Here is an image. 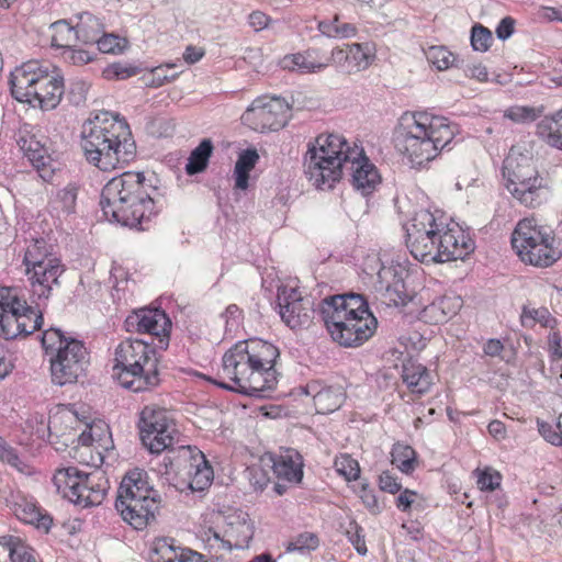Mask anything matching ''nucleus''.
I'll return each instance as SVG.
<instances>
[{"instance_id": "f257e3e1", "label": "nucleus", "mask_w": 562, "mask_h": 562, "mask_svg": "<svg viewBox=\"0 0 562 562\" xmlns=\"http://www.w3.org/2000/svg\"><path fill=\"white\" fill-rule=\"evenodd\" d=\"M280 356L279 349L262 339H248L236 342L222 358L218 376L234 383L207 380L217 386L249 395L257 398L270 396L278 384L276 361Z\"/></svg>"}, {"instance_id": "f03ea898", "label": "nucleus", "mask_w": 562, "mask_h": 562, "mask_svg": "<svg viewBox=\"0 0 562 562\" xmlns=\"http://www.w3.org/2000/svg\"><path fill=\"white\" fill-rule=\"evenodd\" d=\"M81 147L86 159L103 171L122 168L136 155L130 125L108 111L93 114L82 124Z\"/></svg>"}, {"instance_id": "7ed1b4c3", "label": "nucleus", "mask_w": 562, "mask_h": 562, "mask_svg": "<svg viewBox=\"0 0 562 562\" xmlns=\"http://www.w3.org/2000/svg\"><path fill=\"white\" fill-rule=\"evenodd\" d=\"M140 172H124L106 182L100 205L110 222L145 229L143 224L156 214L155 200L147 192Z\"/></svg>"}, {"instance_id": "20e7f679", "label": "nucleus", "mask_w": 562, "mask_h": 562, "mask_svg": "<svg viewBox=\"0 0 562 562\" xmlns=\"http://www.w3.org/2000/svg\"><path fill=\"white\" fill-rule=\"evenodd\" d=\"M402 120L396 147L414 166L432 160L454 138V128L446 117L419 112Z\"/></svg>"}, {"instance_id": "39448f33", "label": "nucleus", "mask_w": 562, "mask_h": 562, "mask_svg": "<svg viewBox=\"0 0 562 562\" xmlns=\"http://www.w3.org/2000/svg\"><path fill=\"white\" fill-rule=\"evenodd\" d=\"M361 155L338 134H321L310 143L304 158L305 175L317 189H331L344 175L351 158Z\"/></svg>"}, {"instance_id": "423d86ee", "label": "nucleus", "mask_w": 562, "mask_h": 562, "mask_svg": "<svg viewBox=\"0 0 562 562\" xmlns=\"http://www.w3.org/2000/svg\"><path fill=\"white\" fill-rule=\"evenodd\" d=\"M157 348L148 340L131 338L115 348L113 372L124 389L143 392L159 384Z\"/></svg>"}, {"instance_id": "0eeeda50", "label": "nucleus", "mask_w": 562, "mask_h": 562, "mask_svg": "<svg viewBox=\"0 0 562 562\" xmlns=\"http://www.w3.org/2000/svg\"><path fill=\"white\" fill-rule=\"evenodd\" d=\"M10 85L15 100L33 105L37 103L44 111L56 109L65 94L64 78L37 60L16 67L11 72Z\"/></svg>"}, {"instance_id": "6e6552de", "label": "nucleus", "mask_w": 562, "mask_h": 562, "mask_svg": "<svg viewBox=\"0 0 562 562\" xmlns=\"http://www.w3.org/2000/svg\"><path fill=\"white\" fill-rule=\"evenodd\" d=\"M160 496L148 482V474L134 469L125 474L119 488L115 508L124 521L137 530L144 529L159 508Z\"/></svg>"}, {"instance_id": "1a4fd4ad", "label": "nucleus", "mask_w": 562, "mask_h": 562, "mask_svg": "<svg viewBox=\"0 0 562 562\" xmlns=\"http://www.w3.org/2000/svg\"><path fill=\"white\" fill-rule=\"evenodd\" d=\"M554 243L553 231L535 218L519 221L512 235L513 248L521 261L536 267H549L560 259L562 251Z\"/></svg>"}, {"instance_id": "9d476101", "label": "nucleus", "mask_w": 562, "mask_h": 562, "mask_svg": "<svg viewBox=\"0 0 562 562\" xmlns=\"http://www.w3.org/2000/svg\"><path fill=\"white\" fill-rule=\"evenodd\" d=\"M43 312L20 299L9 288H0V338L26 337L41 329Z\"/></svg>"}, {"instance_id": "9b49d317", "label": "nucleus", "mask_w": 562, "mask_h": 562, "mask_svg": "<svg viewBox=\"0 0 562 562\" xmlns=\"http://www.w3.org/2000/svg\"><path fill=\"white\" fill-rule=\"evenodd\" d=\"M505 187L521 204L536 207L543 199L542 179L528 156L518 157L512 149L504 160Z\"/></svg>"}, {"instance_id": "f8f14e48", "label": "nucleus", "mask_w": 562, "mask_h": 562, "mask_svg": "<svg viewBox=\"0 0 562 562\" xmlns=\"http://www.w3.org/2000/svg\"><path fill=\"white\" fill-rule=\"evenodd\" d=\"M139 435L143 445L151 453L171 449L178 434L175 419L170 413L157 405H146L139 415Z\"/></svg>"}, {"instance_id": "ddd939ff", "label": "nucleus", "mask_w": 562, "mask_h": 562, "mask_svg": "<svg viewBox=\"0 0 562 562\" xmlns=\"http://www.w3.org/2000/svg\"><path fill=\"white\" fill-rule=\"evenodd\" d=\"M442 228L443 223L438 222L431 212L422 210L415 214L405 226L406 246L415 259L425 263L436 262L438 234Z\"/></svg>"}, {"instance_id": "4468645a", "label": "nucleus", "mask_w": 562, "mask_h": 562, "mask_svg": "<svg viewBox=\"0 0 562 562\" xmlns=\"http://www.w3.org/2000/svg\"><path fill=\"white\" fill-rule=\"evenodd\" d=\"M294 105L295 100L293 97L292 103L278 97L260 98L251 103L241 119L255 131H279L288 124Z\"/></svg>"}, {"instance_id": "2eb2a0df", "label": "nucleus", "mask_w": 562, "mask_h": 562, "mask_svg": "<svg viewBox=\"0 0 562 562\" xmlns=\"http://www.w3.org/2000/svg\"><path fill=\"white\" fill-rule=\"evenodd\" d=\"M88 362V351L83 342L70 339L49 358L53 383L60 386L75 383L83 373Z\"/></svg>"}, {"instance_id": "dca6fc26", "label": "nucleus", "mask_w": 562, "mask_h": 562, "mask_svg": "<svg viewBox=\"0 0 562 562\" xmlns=\"http://www.w3.org/2000/svg\"><path fill=\"white\" fill-rule=\"evenodd\" d=\"M60 260H48L34 268L25 269L29 282L30 303L44 313L49 299L61 286L60 277L65 272Z\"/></svg>"}, {"instance_id": "f3484780", "label": "nucleus", "mask_w": 562, "mask_h": 562, "mask_svg": "<svg viewBox=\"0 0 562 562\" xmlns=\"http://www.w3.org/2000/svg\"><path fill=\"white\" fill-rule=\"evenodd\" d=\"M67 414L69 415V419L76 418L83 422L86 425V428L78 437L80 448L76 449L75 458H79L80 463L93 465L95 468L99 467L103 463L104 459L101 450H108L109 443L111 442L108 425L102 422H93L89 424L81 419L78 411L75 408H69Z\"/></svg>"}, {"instance_id": "a211bd4d", "label": "nucleus", "mask_w": 562, "mask_h": 562, "mask_svg": "<svg viewBox=\"0 0 562 562\" xmlns=\"http://www.w3.org/2000/svg\"><path fill=\"white\" fill-rule=\"evenodd\" d=\"M322 319L334 341L347 348L363 345L378 328V321L373 314L348 316L341 319Z\"/></svg>"}, {"instance_id": "6ab92c4d", "label": "nucleus", "mask_w": 562, "mask_h": 562, "mask_svg": "<svg viewBox=\"0 0 562 562\" xmlns=\"http://www.w3.org/2000/svg\"><path fill=\"white\" fill-rule=\"evenodd\" d=\"M277 305L281 319L291 329L308 327L313 322L315 315L313 300L302 295L296 288L280 286Z\"/></svg>"}, {"instance_id": "aec40b11", "label": "nucleus", "mask_w": 562, "mask_h": 562, "mask_svg": "<svg viewBox=\"0 0 562 562\" xmlns=\"http://www.w3.org/2000/svg\"><path fill=\"white\" fill-rule=\"evenodd\" d=\"M124 324L130 333L149 335V342L159 349L168 347L171 322L164 311L143 308L128 315Z\"/></svg>"}, {"instance_id": "412c9836", "label": "nucleus", "mask_w": 562, "mask_h": 562, "mask_svg": "<svg viewBox=\"0 0 562 562\" xmlns=\"http://www.w3.org/2000/svg\"><path fill=\"white\" fill-rule=\"evenodd\" d=\"M372 314L366 297L357 293H347L326 297L321 303L319 315L327 319H341L348 316Z\"/></svg>"}, {"instance_id": "4be33fe9", "label": "nucleus", "mask_w": 562, "mask_h": 562, "mask_svg": "<svg viewBox=\"0 0 562 562\" xmlns=\"http://www.w3.org/2000/svg\"><path fill=\"white\" fill-rule=\"evenodd\" d=\"M473 249V241L463 232L443 224L441 233L438 234L436 262L464 259Z\"/></svg>"}, {"instance_id": "5701e85b", "label": "nucleus", "mask_w": 562, "mask_h": 562, "mask_svg": "<svg viewBox=\"0 0 562 562\" xmlns=\"http://www.w3.org/2000/svg\"><path fill=\"white\" fill-rule=\"evenodd\" d=\"M404 270L395 266H382L378 271L376 291L384 294L389 303L405 305L408 299L404 282Z\"/></svg>"}, {"instance_id": "b1692460", "label": "nucleus", "mask_w": 562, "mask_h": 562, "mask_svg": "<svg viewBox=\"0 0 562 562\" xmlns=\"http://www.w3.org/2000/svg\"><path fill=\"white\" fill-rule=\"evenodd\" d=\"M180 458L190 461L188 473L191 476L189 487L192 491L201 492L210 486L213 480V469L200 450L190 446H181Z\"/></svg>"}, {"instance_id": "393cba45", "label": "nucleus", "mask_w": 562, "mask_h": 562, "mask_svg": "<svg viewBox=\"0 0 562 562\" xmlns=\"http://www.w3.org/2000/svg\"><path fill=\"white\" fill-rule=\"evenodd\" d=\"M80 485L75 498L70 502L81 507L100 505L110 487L104 473L98 470L87 473Z\"/></svg>"}, {"instance_id": "a878e982", "label": "nucleus", "mask_w": 562, "mask_h": 562, "mask_svg": "<svg viewBox=\"0 0 562 562\" xmlns=\"http://www.w3.org/2000/svg\"><path fill=\"white\" fill-rule=\"evenodd\" d=\"M361 155L351 158L345 171L351 172V182L356 190L362 195L372 193L380 183V175L373 164L363 155V149L359 147Z\"/></svg>"}, {"instance_id": "bb28decb", "label": "nucleus", "mask_w": 562, "mask_h": 562, "mask_svg": "<svg viewBox=\"0 0 562 562\" xmlns=\"http://www.w3.org/2000/svg\"><path fill=\"white\" fill-rule=\"evenodd\" d=\"M305 393L312 395L316 412L329 414L338 409L345 401V392L340 385H323L318 381L308 383Z\"/></svg>"}, {"instance_id": "cd10ccee", "label": "nucleus", "mask_w": 562, "mask_h": 562, "mask_svg": "<svg viewBox=\"0 0 562 562\" xmlns=\"http://www.w3.org/2000/svg\"><path fill=\"white\" fill-rule=\"evenodd\" d=\"M462 303L458 295L438 296L420 311L419 318L429 324L446 323L458 314Z\"/></svg>"}, {"instance_id": "c85d7f7f", "label": "nucleus", "mask_w": 562, "mask_h": 562, "mask_svg": "<svg viewBox=\"0 0 562 562\" xmlns=\"http://www.w3.org/2000/svg\"><path fill=\"white\" fill-rule=\"evenodd\" d=\"M251 538L252 530L249 527H244V535L241 537L235 536L233 528H227L223 536L212 528H209L202 533V540L206 546L216 551L244 549L248 546Z\"/></svg>"}, {"instance_id": "c756f323", "label": "nucleus", "mask_w": 562, "mask_h": 562, "mask_svg": "<svg viewBox=\"0 0 562 562\" xmlns=\"http://www.w3.org/2000/svg\"><path fill=\"white\" fill-rule=\"evenodd\" d=\"M12 510L18 519L25 524L35 526L37 529H42L47 532L52 526L53 519L42 514L41 509L31 499L24 496H16L12 503Z\"/></svg>"}, {"instance_id": "7c9ffc66", "label": "nucleus", "mask_w": 562, "mask_h": 562, "mask_svg": "<svg viewBox=\"0 0 562 562\" xmlns=\"http://www.w3.org/2000/svg\"><path fill=\"white\" fill-rule=\"evenodd\" d=\"M272 470L281 481L300 483L303 477L301 456L289 450L285 454L272 459Z\"/></svg>"}, {"instance_id": "2f4dec72", "label": "nucleus", "mask_w": 562, "mask_h": 562, "mask_svg": "<svg viewBox=\"0 0 562 562\" xmlns=\"http://www.w3.org/2000/svg\"><path fill=\"white\" fill-rule=\"evenodd\" d=\"M78 187L74 183L59 189L49 200L48 207L53 216L57 218L68 217L76 212Z\"/></svg>"}, {"instance_id": "473e14b6", "label": "nucleus", "mask_w": 562, "mask_h": 562, "mask_svg": "<svg viewBox=\"0 0 562 562\" xmlns=\"http://www.w3.org/2000/svg\"><path fill=\"white\" fill-rule=\"evenodd\" d=\"M402 378L407 387L417 394L428 392L432 384L429 371L419 363L408 362L403 364Z\"/></svg>"}, {"instance_id": "72a5a7b5", "label": "nucleus", "mask_w": 562, "mask_h": 562, "mask_svg": "<svg viewBox=\"0 0 562 562\" xmlns=\"http://www.w3.org/2000/svg\"><path fill=\"white\" fill-rule=\"evenodd\" d=\"M86 474L87 473L79 471L77 468L69 467L58 470L53 477V482L57 491L65 498L71 501V498H75L78 488H80V483Z\"/></svg>"}, {"instance_id": "f704fd0d", "label": "nucleus", "mask_w": 562, "mask_h": 562, "mask_svg": "<svg viewBox=\"0 0 562 562\" xmlns=\"http://www.w3.org/2000/svg\"><path fill=\"white\" fill-rule=\"evenodd\" d=\"M104 25L102 22L89 12L78 14L76 32L78 38L83 44H94L103 34Z\"/></svg>"}, {"instance_id": "c9c22d12", "label": "nucleus", "mask_w": 562, "mask_h": 562, "mask_svg": "<svg viewBox=\"0 0 562 562\" xmlns=\"http://www.w3.org/2000/svg\"><path fill=\"white\" fill-rule=\"evenodd\" d=\"M538 134L552 147L562 150V109L546 116L537 126Z\"/></svg>"}, {"instance_id": "e433bc0d", "label": "nucleus", "mask_w": 562, "mask_h": 562, "mask_svg": "<svg viewBox=\"0 0 562 562\" xmlns=\"http://www.w3.org/2000/svg\"><path fill=\"white\" fill-rule=\"evenodd\" d=\"M281 65L283 69L291 71L297 70L301 74L318 72L328 66V63H316L313 58L312 52L305 54H293L285 56Z\"/></svg>"}, {"instance_id": "4c0bfd02", "label": "nucleus", "mask_w": 562, "mask_h": 562, "mask_svg": "<svg viewBox=\"0 0 562 562\" xmlns=\"http://www.w3.org/2000/svg\"><path fill=\"white\" fill-rule=\"evenodd\" d=\"M259 155L256 149L243 151L235 164V187L240 190L248 188L249 172L255 168Z\"/></svg>"}, {"instance_id": "58836bf2", "label": "nucleus", "mask_w": 562, "mask_h": 562, "mask_svg": "<svg viewBox=\"0 0 562 562\" xmlns=\"http://www.w3.org/2000/svg\"><path fill=\"white\" fill-rule=\"evenodd\" d=\"M48 260L59 259L52 255L50 247L43 238L33 239L26 247L24 254L23 263L25 269L37 267V265H42V262H47Z\"/></svg>"}, {"instance_id": "ea45409f", "label": "nucleus", "mask_w": 562, "mask_h": 562, "mask_svg": "<svg viewBox=\"0 0 562 562\" xmlns=\"http://www.w3.org/2000/svg\"><path fill=\"white\" fill-rule=\"evenodd\" d=\"M49 29L52 32L50 43L53 47L65 50L72 46L76 41H79L76 26L70 25L65 20L54 22L50 24Z\"/></svg>"}, {"instance_id": "a19ab883", "label": "nucleus", "mask_w": 562, "mask_h": 562, "mask_svg": "<svg viewBox=\"0 0 562 562\" xmlns=\"http://www.w3.org/2000/svg\"><path fill=\"white\" fill-rule=\"evenodd\" d=\"M317 27L324 36L329 38H349L357 33V27L351 23L341 22L338 14L333 19L319 21Z\"/></svg>"}, {"instance_id": "79ce46f5", "label": "nucleus", "mask_w": 562, "mask_h": 562, "mask_svg": "<svg viewBox=\"0 0 562 562\" xmlns=\"http://www.w3.org/2000/svg\"><path fill=\"white\" fill-rule=\"evenodd\" d=\"M213 151V144L211 139H203L200 145L194 148L186 165V171L188 175H196L202 172L206 167L209 159Z\"/></svg>"}, {"instance_id": "37998d69", "label": "nucleus", "mask_w": 562, "mask_h": 562, "mask_svg": "<svg viewBox=\"0 0 562 562\" xmlns=\"http://www.w3.org/2000/svg\"><path fill=\"white\" fill-rule=\"evenodd\" d=\"M0 462L10 465L20 473L30 475L33 472L27 460L20 456L18 450L0 436Z\"/></svg>"}, {"instance_id": "c03bdc74", "label": "nucleus", "mask_w": 562, "mask_h": 562, "mask_svg": "<svg viewBox=\"0 0 562 562\" xmlns=\"http://www.w3.org/2000/svg\"><path fill=\"white\" fill-rule=\"evenodd\" d=\"M392 463L403 473H411L415 469V450L407 445L395 443L391 451Z\"/></svg>"}, {"instance_id": "a18cd8bd", "label": "nucleus", "mask_w": 562, "mask_h": 562, "mask_svg": "<svg viewBox=\"0 0 562 562\" xmlns=\"http://www.w3.org/2000/svg\"><path fill=\"white\" fill-rule=\"evenodd\" d=\"M3 544L8 547L11 562H36L34 551L16 537H3Z\"/></svg>"}, {"instance_id": "49530a36", "label": "nucleus", "mask_w": 562, "mask_h": 562, "mask_svg": "<svg viewBox=\"0 0 562 562\" xmlns=\"http://www.w3.org/2000/svg\"><path fill=\"white\" fill-rule=\"evenodd\" d=\"M21 148L25 151L26 157L33 164L36 169L45 167L47 157V150L41 145L40 142L34 139H22Z\"/></svg>"}, {"instance_id": "de8ad7c7", "label": "nucleus", "mask_w": 562, "mask_h": 562, "mask_svg": "<svg viewBox=\"0 0 562 562\" xmlns=\"http://www.w3.org/2000/svg\"><path fill=\"white\" fill-rule=\"evenodd\" d=\"M540 112L532 106L514 105L505 110L504 117L509 119L514 123L527 124L536 121Z\"/></svg>"}, {"instance_id": "09e8293b", "label": "nucleus", "mask_w": 562, "mask_h": 562, "mask_svg": "<svg viewBox=\"0 0 562 562\" xmlns=\"http://www.w3.org/2000/svg\"><path fill=\"white\" fill-rule=\"evenodd\" d=\"M70 339L72 338L66 337L60 329L50 327L43 333L42 346L46 353L50 357L54 355V352H57L59 347H64V345Z\"/></svg>"}, {"instance_id": "8fccbe9b", "label": "nucleus", "mask_w": 562, "mask_h": 562, "mask_svg": "<svg viewBox=\"0 0 562 562\" xmlns=\"http://www.w3.org/2000/svg\"><path fill=\"white\" fill-rule=\"evenodd\" d=\"M138 72L139 68L137 66L113 63L103 69L102 75L106 80H125L136 76Z\"/></svg>"}, {"instance_id": "3c124183", "label": "nucleus", "mask_w": 562, "mask_h": 562, "mask_svg": "<svg viewBox=\"0 0 562 562\" xmlns=\"http://www.w3.org/2000/svg\"><path fill=\"white\" fill-rule=\"evenodd\" d=\"M336 471L347 481H355L360 476V467L357 460L349 454H341L335 459Z\"/></svg>"}, {"instance_id": "603ef678", "label": "nucleus", "mask_w": 562, "mask_h": 562, "mask_svg": "<svg viewBox=\"0 0 562 562\" xmlns=\"http://www.w3.org/2000/svg\"><path fill=\"white\" fill-rule=\"evenodd\" d=\"M357 494L371 514L378 515L384 509V504L378 499L375 491L368 483H361Z\"/></svg>"}, {"instance_id": "864d4df0", "label": "nucleus", "mask_w": 562, "mask_h": 562, "mask_svg": "<svg viewBox=\"0 0 562 562\" xmlns=\"http://www.w3.org/2000/svg\"><path fill=\"white\" fill-rule=\"evenodd\" d=\"M427 58L439 70L448 69L454 60L453 54L443 46L430 47Z\"/></svg>"}, {"instance_id": "5fc2aeb1", "label": "nucleus", "mask_w": 562, "mask_h": 562, "mask_svg": "<svg viewBox=\"0 0 562 562\" xmlns=\"http://www.w3.org/2000/svg\"><path fill=\"white\" fill-rule=\"evenodd\" d=\"M493 42L492 32L481 25H474L471 31V45L474 50L486 52Z\"/></svg>"}, {"instance_id": "6e6d98bb", "label": "nucleus", "mask_w": 562, "mask_h": 562, "mask_svg": "<svg viewBox=\"0 0 562 562\" xmlns=\"http://www.w3.org/2000/svg\"><path fill=\"white\" fill-rule=\"evenodd\" d=\"M318 547V538L315 533L312 532H303L295 537L288 544V551H311L315 550Z\"/></svg>"}, {"instance_id": "4d7b16f0", "label": "nucleus", "mask_w": 562, "mask_h": 562, "mask_svg": "<svg viewBox=\"0 0 562 562\" xmlns=\"http://www.w3.org/2000/svg\"><path fill=\"white\" fill-rule=\"evenodd\" d=\"M349 48V67L357 70L364 69L369 66L370 55L362 44H348Z\"/></svg>"}, {"instance_id": "13d9d810", "label": "nucleus", "mask_w": 562, "mask_h": 562, "mask_svg": "<svg viewBox=\"0 0 562 562\" xmlns=\"http://www.w3.org/2000/svg\"><path fill=\"white\" fill-rule=\"evenodd\" d=\"M345 535L359 554L364 555L367 553L363 529L356 521H349Z\"/></svg>"}, {"instance_id": "bf43d9fd", "label": "nucleus", "mask_w": 562, "mask_h": 562, "mask_svg": "<svg viewBox=\"0 0 562 562\" xmlns=\"http://www.w3.org/2000/svg\"><path fill=\"white\" fill-rule=\"evenodd\" d=\"M121 37L114 34H106L103 32L98 41L94 43L98 45V49L105 54H117L123 50L121 45Z\"/></svg>"}, {"instance_id": "052dcab7", "label": "nucleus", "mask_w": 562, "mask_h": 562, "mask_svg": "<svg viewBox=\"0 0 562 562\" xmlns=\"http://www.w3.org/2000/svg\"><path fill=\"white\" fill-rule=\"evenodd\" d=\"M87 92H88V87L82 81L71 82L67 92L65 91L66 98L69 101V103H71L72 105H76V106L85 103V101L87 99Z\"/></svg>"}, {"instance_id": "680f3d73", "label": "nucleus", "mask_w": 562, "mask_h": 562, "mask_svg": "<svg viewBox=\"0 0 562 562\" xmlns=\"http://www.w3.org/2000/svg\"><path fill=\"white\" fill-rule=\"evenodd\" d=\"M501 474L484 470L477 473V486L482 491H495L501 485Z\"/></svg>"}, {"instance_id": "e2e57ef3", "label": "nucleus", "mask_w": 562, "mask_h": 562, "mask_svg": "<svg viewBox=\"0 0 562 562\" xmlns=\"http://www.w3.org/2000/svg\"><path fill=\"white\" fill-rule=\"evenodd\" d=\"M539 434L543 439L553 446H562V432L554 429L553 425L541 419H537Z\"/></svg>"}, {"instance_id": "0e129e2a", "label": "nucleus", "mask_w": 562, "mask_h": 562, "mask_svg": "<svg viewBox=\"0 0 562 562\" xmlns=\"http://www.w3.org/2000/svg\"><path fill=\"white\" fill-rule=\"evenodd\" d=\"M63 58L72 65H85L93 59V56L86 49H77L72 46L61 53Z\"/></svg>"}, {"instance_id": "69168bd1", "label": "nucleus", "mask_w": 562, "mask_h": 562, "mask_svg": "<svg viewBox=\"0 0 562 562\" xmlns=\"http://www.w3.org/2000/svg\"><path fill=\"white\" fill-rule=\"evenodd\" d=\"M243 311L236 305L231 304L226 307L225 312L222 314V317L225 321V326L227 331H233L238 327L239 321L241 319Z\"/></svg>"}, {"instance_id": "338daca9", "label": "nucleus", "mask_w": 562, "mask_h": 562, "mask_svg": "<svg viewBox=\"0 0 562 562\" xmlns=\"http://www.w3.org/2000/svg\"><path fill=\"white\" fill-rule=\"evenodd\" d=\"M379 486L381 491L390 494H396L402 488L401 483L397 482L396 477L392 475L390 471H384L380 474Z\"/></svg>"}, {"instance_id": "774afa93", "label": "nucleus", "mask_w": 562, "mask_h": 562, "mask_svg": "<svg viewBox=\"0 0 562 562\" xmlns=\"http://www.w3.org/2000/svg\"><path fill=\"white\" fill-rule=\"evenodd\" d=\"M515 21L510 16L501 20L496 27V35L499 40H507L514 33Z\"/></svg>"}]
</instances>
